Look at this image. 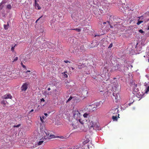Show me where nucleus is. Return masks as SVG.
Returning <instances> with one entry per match:
<instances>
[{
  "label": "nucleus",
  "instance_id": "1",
  "mask_svg": "<svg viewBox=\"0 0 149 149\" xmlns=\"http://www.w3.org/2000/svg\"><path fill=\"white\" fill-rule=\"evenodd\" d=\"M46 134V136H44L42 137L43 139H50L52 138H54L55 137V136L53 135L50 134L49 135V131L46 129H44L43 131Z\"/></svg>",
  "mask_w": 149,
  "mask_h": 149
},
{
  "label": "nucleus",
  "instance_id": "2",
  "mask_svg": "<svg viewBox=\"0 0 149 149\" xmlns=\"http://www.w3.org/2000/svg\"><path fill=\"white\" fill-rule=\"evenodd\" d=\"M117 107H116L112 108L111 109L108 113L109 115H117L118 113V110Z\"/></svg>",
  "mask_w": 149,
  "mask_h": 149
},
{
  "label": "nucleus",
  "instance_id": "3",
  "mask_svg": "<svg viewBox=\"0 0 149 149\" xmlns=\"http://www.w3.org/2000/svg\"><path fill=\"white\" fill-rule=\"evenodd\" d=\"M113 95L115 99L116 100V102H117V100L118 101L120 99V96L119 93H118V91H116L113 92Z\"/></svg>",
  "mask_w": 149,
  "mask_h": 149
},
{
  "label": "nucleus",
  "instance_id": "4",
  "mask_svg": "<svg viewBox=\"0 0 149 149\" xmlns=\"http://www.w3.org/2000/svg\"><path fill=\"white\" fill-rule=\"evenodd\" d=\"M81 93L84 97H86L87 96L88 92L87 91V88L86 87H84V88L82 89V91Z\"/></svg>",
  "mask_w": 149,
  "mask_h": 149
},
{
  "label": "nucleus",
  "instance_id": "5",
  "mask_svg": "<svg viewBox=\"0 0 149 149\" xmlns=\"http://www.w3.org/2000/svg\"><path fill=\"white\" fill-rule=\"evenodd\" d=\"M123 65L121 64H116L115 66L114 69L115 70H118L119 71L122 70V68Z\"/></svg>",
  "mask_w": 149,
  "mask_h": 149
},
{
  "label": "nucleus",
  "instance_id": "6",
  "mask_svg": "<svg viewBox=\"0 0 149 149\" xmlns=\"http://www.w3.org/2000/svg\"><path fill=\"white\" fill-rule=\"evenodd\" d=\"M12 96L9 93L6 94L2 96V99H11L12 98Z\"/></svg>",
  "mask_w": 149,
  "mask_h": 149
},
{
  "label": "nucleus",
  "instance_id": "7",
  "mask_svg": "<svg viewBox=\"0 0 149 149\" xmlns=\"http://www.w3.org/2000/svg\"><path fill=\"white\" fill-rule=\"evenodd\" d=\"M28 84L26 83H24L22 85L21 89L22 91H25L28 88Z\"/></svg>",
  "mask_w": 149,
  "mask_h": 149
},
{
  "label": "nucleus",
  "instance_id": "8",
  "mask_svg": "<svg viewBox=\"0 0 149 149\" xmlns=\"http://www.w3.org/2000/svg\"><path fill=\"white\" fill-rule=\"evenodd\" d=\"M80 115V113L78 111H75L74 112V117H76V116H77L78 117H79Z\"/></svg>",
  "mask_w": 149,
  "mask_h": 149
},
{
  "label": "nucleus",
  "instance_id": "9",
  "mask_svg": "<svg viewBox=\"0 0 149 149\" xmlns=\"http://www.w3.org/2000/svg\"><path fill=\"white\" fill-rule=\"evenodd\" d=\"M43 141H39V142H37L36 143H35V146H33V147L34 148H35L37 146V145H40L42 144Z\"/></svg>",
  "mask_w": 149,
  "mask_h": 149
},
{
  "label": "nucleus",
  "instance_id": "10",
  "mask_svg": "<svg viewBox=\"0 0 149 149\" xmlns=\"http://www.w3.org/2000/svg\"><path fill=\"white\" fill-rule=\"evenodd\" d=\"M35 4L34 5V6L35 8L37 9L38 10H40L41 9V7H40V6H39L38 4L37 3V2H36V3H35Z\"/></svg>",
  "mask_w": 149,
  "mask_h": 149
},
{
  "label": "nucleus",
  "instance_id": "11",
  "mask_svg": "<svg viewBox=\"0 0 149 149\" xmlns=\"http://www.w3.org/2000/svg\"><path fill=\"white\" fill-rule=\"evenodd\" d=\"M137 85H135L134 86V92H138L139 91V89H138V88H137Z\"/></svg>",
  "mask_w": 149,
  "mask_h": 149
},
{
  "label": "nucleus",
  "instance_id": "12",
  "mask_svg": "<svg viewBox=\"0 0 149 149\" xmlns=\"http://www.w3.org/2000/svg\"><path fill=\"white\" fill-rule=\"evenodd\" d=\"M95 123L93 121H91L89 125V127H93V126H94Z\"/></svg>",
  "mask_w": 149,
  "mask_h": 149
},
{
  "label": "nucleus",
  "instance_id": "13",
  "mask_svg": "<svg viewBox=\"0 0 149 149\" xmlns=\"http://www.w3.org/2000/svg\"><path fill=\"white\" fill-rule=\"evenodd\" d=\"M91 106V107L93 111H94L96 110V107L95 104H92Z\"/></svg>",
  "mask_w": 149,
  "mask_h": 149
},
{
  "label": "nucleus",
  "instance_id": "14",
  "mask_svg": "<svg viewBox=\"0 0 149 149\" xmlns=\"http://www.w3.org/2000/svg\"><path fill=\"white\" fill-rule=\"evenodd\" d=\"M9 26V22H7V24H6V25L4 24L3 25L4 28L5 30H7L8 29Z\"/></svg>",
  "mask_w": 149,
  "mask_h": 149
},
{
  "label": "nucleus",
  "instance_id": "15",
  "mask_svg": "<svg viewBox=\"0 0 149 149\" xmlns=\"http://www.w3.org/2000/svg\"><path fill=\"white\" fill-rule=\"evenodd\" d=\"M117 114L112 116V118L113 120V121H117Z\"/></svg>",
  "mask_w": 149,
  "mask_h": 149
},
{
  "label": "nucleus",
  "instance_id": "16",
  "mask_svg": "<svg viewBox=\"0 0 149 149\" xmlns=\"http://www.w3.org/2000/svg\"><path fill=\"white\" fill-rule=\"evenodd\" d=\"M71 127H72V129H76L77 128V126L74 125L73 123H72L71 124Z\"/></svg>",
  "mask_w": 149,
  "mask_h": 149
},
{
  "label": "nucleus",
  "instance_id": "17",
  "mask_svg": "<svg viewBox=\"0 0 149 149\" xmlns=\"http://www.w3.org/2000/svg\"><path fill=\"white\" fill-rule=\"evenodd\" d=\"M78 68L81 69L85 67V65L84 64H82L81 65H78Z\"/></svg>",
  "mask_w": 149,
  "mask_h": 149
},
{
  "label": "nucleus",
  "instance_id": "18",
  "mask_svg": "<svg viewBox=\"0 0 149 149\" xmlns=\"http://www.w3.org/2000/svg\"><path fill=\"white\" fill-rule=\"evenodd\" d=\"M101 104V102H97L95 103V104L96 107V108L100 106Z\"/></svg>",
  "mask_w": 149,
  "mask_h": 149
},
{
  "label": "nucleus",
  "instance_id": "19",
  "mask_svg": "<svg viewBox=\"0 0 149 149\" xmlns=\"http://www.w3.org/2000/svg\"><path fill=\"white\" fill-rule=\"evenodd\" d=\"M83 116L84 118H88L89 116V113H85L84 114Z\"/></svg>",
  "mask_w": 149,
  "mask_h": 149
},
{
  "label": "nucleus",
  "instance_id": "20",
  "mask_svg": "<svg viewBox=\"0 0 149 149\" xmlns=\"http://www.w3.org/2000/svg\"><path fill=\"white\" fill-rule=\"evenodd\" d=\"M45 63L44 59H42L40 62V64L42 65H43Z\"/></svg>",
  "mask_w": 149,
  "mask_h": 149
},
{
  "label": "nucleus",
  "instance_id": "21",
  "mask_svg": "<svg viewBox=\"0 0 149 149\" xmlns=\"http://www.w3.org/2000/svg\"><path fill=\"white\" fill-rule=\"evenodd\" d=\"M93 126L94 127L93 129H94L96 128H98L99 126L97 123H95L94 126Z\"/></svg>",
  "mask_w": 149,
  "mask_h": 149
},
{
  "label": "nucleus",
  "instance_id": "22",
  "mask_svg": "<svg viewBox=\"0 0 149 149\" xmlns=\"http://www.w3.org/2000/svg\"><path fill=\"white\" fill-rule=\"evenodd\" d=\"M5 3L4 1H2L0 3V6L1 7V9H2L3 6L2 5V4L3 3Z\"/></svg>",
  "mask_w": 149,
  "mask_h": 149
},
{
  "label": "nucleus",
  "instance_id": "23",
  "mask_svg": "<svg viewBox=\"0 0 149 149\" xmlns=\"http://www.w3.org/2000/svg\"><path fill=\"white\" fill-rule=\"evenodd\" d=\"M77 120H78L81 124H84V122L81 119H78L77 118Z\"/></svg>",
  "mask_w": 149,
  "mask_h": 149
},
{
  "label": "nucleus",
  "instance_id": "24",
  "mask_svg": "<svg viewBox=\"0 0 149 149\" xmlns=\"http://www.w3.org/2000/svg\"><path fill=\"white\" fill-rule=\"evenodd\" d=\"M71 29L72 30H75L76 31L78 32L80 31L81 30V29H77V28L73 29Z\"/></svg>",
  "mask_w": 149,
  "mask_h": 149
},
{
  "label": "nucleus",
  "instance_id": "25",
  "mask_svg": "<svg viewBox=\"0 0 149 149\" xmlns=\"http://www.w3.org/2000/svg\"><path fill=\"white\" fill-rule=\"evenodd\" d=\"M1 103L3 105V106L4 107L6 105V102L5 100H3L1 102Z\"/></svg>",
  "mask_w": 149,
  "mask_h": 149
},
{
  "label": "nucleus",
  "instance_id": "26",
  "mask_svg": "<svg viewBox=\"0 0 149 149\" xmlns=\"http://www.w3.org/2000/svg\"><path fill=\"white\" fill-rule=\"evenodd\" d=\"M7 8L9 9H11V6L10 4H8L6 6Z\"/></svg>",
  "mask_w": 149,
  "mask_h": 149
},
{
  "label": "nucleus",
  "instance_id": "27",
  "mask_svg": "<svg viewBox=\"0 0 149 149\" xmlns=\"http://www.w3.org/2000/svg\"><path fill=\"white\" fill-rule=\"evenodd\" d=\"M65 73H67V72H65L63 73H62L63 74V76L65 77H68V75L65 74Z\"/></svg>",
  "mask_w": 149,
  "mask_h": 149
},
{
  "label": "nucleus",
  "instance_id": "28",
  "mask_svg": "<svg viewBox=\"0 0 149 149\" xmlns=\"http://www.w3.org/2000/svg\"><path fill=\"white\" fill-rule=\"evenodd\" d=\"M89 141V139H87L85 141H84L83 142V144H85L86 143H87Z\"/></svg>",
  "mask_w": 149,
  "mask_h": 149
},
{
  "label": "nucleus",
  "instance_id": "29",
  "mask_svg": "<svg viewBox=\"0 0 149 149\" xmlns=\"http://www.w3.org/2000/svg\"><path fill=\"white\" fill-rule=\"evenodd\" d=\"M84 49V47L83 46H81L80 48V50L81 51H83Z\"/></svg>",
  "mask_w": 149,
  "mask_h": 149
},
{
  "label": "nucleus",
  "instance_id": "30",
  "mask_svg": "<svg viewBox=\"0 0 149 149\" xmlns=\"http://www.w3.org/2000/svg\"><path fill=\"white\" fill-rule=\"evenodd\" d=\"M143 22L142 21H139L138 20V22L137 23V24L138 25H139L140 24H141V23Z\"/></svg>",
  "mask_w": 149,
  "mask_h": 149
},
{
  "label": "nucleus",
  "instance_id": "31",
  "mask_svg": "<svg viewBox=\"0 0 149 149\" xmlns=\"http://www.w3.org/2000/svg\"><path fill=\"white\" fill-rule=\"evenodd\" d=\"M72 98V97L71 96L69 98L68 100L67 101V102H69L70 100H71Z\"/></svg>",
  "mask_w": 149,
  "mask_h": 149
},
{
  "label": "nucleus",
  "instance_id": "32",
  "mask_svg": "<svg viewBox=\"0 0 149 149\" xmlns=\"http://www.w3.org/2000/svg\"><path fill=\"white\" fill-rule=\"evenodd\" d=\"M139 32H140V33H144V31H143L141 29L139 30Z\"/></svg>",
  "mask_w": 149,
  "mask_h": 149
},
{
  "label": "nucleus",
  "instance_id": "33",
  "mask_svg": "<svg viewBox=\"0 0 149 149\" xmlns=\"http://www.w3.org/2000/svg\"><path fill=\"white\" fill-rule=\"evenodd\" d=\"M16 45H15L14 46H12L11 48V50L12 51H14V48L15 46Z\"/></svg>",
  "mask_w": 149,
  "mask_h": 149
},
{
  "label": "nucleus",
  "instance_id": "34",
  "mask_svg": "<svg viewBox=\"0 0 149 149\" xmlns=\"http://www.w3.org/2000/svg\"><path fill=\"white\" fill-rule=\"evenodd\" d=\"M20 124H19V125H15L13 126V127H16L18 128L20 126Z\"/></svg>",
  "mask_w": 149,
  "mask_h": 149
},
{
  "label": "nucleus",
  "instance_id": "35",
  "mask_svg": "<svg viewBox=\"0 0 149 149\" xmlns=\"http://www.w3.org/2000/svg\"><path fill=\"white\" fill-rule=\"evenodd\" d=\"M144 57H147L148 58V62H149V57H148V56L147 55H146V56H144Z\"/></svg>",
  "mask_w": 149,
  "mask_h": 149
},
{
  "label": "nucleus",
  "instance_id": "36",
  "mask_svg": "<svg viewBox=\"0 0 149 149\" xmlns=\"http://www.w3.org/2000/svg\"><path fill=\"white\" fill-rule=\"evenodd\" d=\"M42 16H41V17H40V18H39L36 21V23H37V22L41 18V17H42Z\"/></svg>",
  "mask_w": 149,
  "mask_h": 149
},
{
  "label": "nucleus",
  "instance_id": "37",
  "mask_svg": "<svg viewBox=\"0 0 149 149\" xmlns=\"http://www.w3.org/2000/svg\"><path fill=\"white\" fill-rule=\"evenodd\" d=\"M18 59V57H15V58L14 59L13 61H17Z\"/></svg>",
  "mask_w": 149,
  "mask_h": 149
},
{
  "label": "nucleus",
  "instance_id": "38",
  "mask_svg": "<svg viewBox=\"0 0 149 149\" xmlns=\"http://www.w3.org/2000/svg\"><path fill=\"white\" fill-rule=\"evenodd\" d=\"M132 65H128V67H127V69H129V68L130 67L132 68Z\"/></svg>",
  "mask_w": 149,
  "mask_h": 149
},
{
  "label": "nucleus",
  "instance_id": "39",
  "mask_svg": "<svg viewBox=\"0 0 149 149\" xmlns=\"http://www.w3.org/2000/svg\"><path fill=\"white\" fill-rule=\"evenodd\" d=\"M30 70H27L26 72H24L25 73H28L29 72H30Z\"/></svg>",
  "mask_w": 149,
  "mask_h": 149
},
{
  "label": "nucleus",
  "instance_id": "40",
  "mask_svg": "<svg viewBox=\"0 0 149 149\" xmlns=\"http://www.w3.org/2000/svg\"><path fill=\"white\" fill-rule=\"evenodd\" d=\"M64 62H65V63H70V62L67 61V60H66V61H64Z\"/></svg>",
  "mask_w": 149,
  "mask_h": 149
},
{
  "label": "nucleus",
  "instance_id": "41",
  "mask_svg": "<svg viewBox=\"0 0 149 149\" xmlns=\"http://www.w3.org/2000/svg\"><path fill=\"white\" fill-rule=\"evenodd\" d=\"M112 47V44H111L110 45H109V48H111V47Z\"/></svg>",
  "mask_w": 149,
  "mask_h": 149
},
{
  "label": "nucleus",
  "instance_id": "42",
  "mask_svg": "<svg viewBox=\"0 0 149 149\" xmlns=\"http://www.w3.org/2000/svg\"><path fill=\"white\" fill-rule=\"evenodd\" d=\"M41 102H44L45 100L44 98H42L41 99Z\"/></svg>",
  "mask_w": 149,
  "mask_h": 149
},
{
  "label": "nucleus",
  "instance_id": "43",
  "mask_svg": "<svg viewBox=\"0 0 149 149\" xmlns=\"http://www.w3.org/2000/svg\"><path fill=\"white\" fill-rule=\"evenodd\" d=\"M40 120L42 122H43V120L42 119V118L41 117H40Z\"/></svg>",
  "mask_w": 149,
  "mask_h": 149
},
{
  "label": "nucleus",
  "instance_id": "44",
  "mask_svg": "<svg viewBox=\"0 0 149 149\" xmlns=\"http://www.w3.org/2000/svg\"><path fill=\"white\" fill-rule=\"evenodd\" d=\"M44 115H45V116H47V113H44Z\"/></svg>",
  "mask_w": 149,
  "mask_h": 149
},
{
  "label": "nucleus",
  "instance_id": "45",
  "mask_svg": "<svg viewBox=\"0 0 149 149\" xmlns=\"http://www.w3.org/2000/svg\"><path fill=\"white\" fill-rule=\"evenodd\" d=\"M51 90V89H50V88H48L47 89V90L48 91H50V90Z\"/></svg>",
  "mask_w": 149,
  "mask_h": 149
},
{
  "label": "nucleus",
  "instance_id": "46",
  "mask_svg": "<svg viewBox=\"0 0 149 149\" xmlns=\"http://www.w3.org/2000/svg\"><path fill=\"white\" fill-rule=\"evenodd\" d=\"M33 109H32L30 111V112H33Z\"/></svg>",
  "mask_w": 149,
  "mask_h": 149
},
{
  "label": "nucleus",
  "instance_id": "47",
  "mask_svg": "<svg viewBox=\"0 0 149 149\" xmlns=\"http://www.w3.org/2000/svg\"><path fill=\"white\" fill-rule=\"evenodd\" d=\"M38 1V0H35V3H36V2H37Z\"/></svg>",
  "mask_w": 149,
  "mask_h": 149
},
{
  "label": "nucleus",
  "instance_id": "48",
  "mask_svg": "<svg viewBox=\"0 0 149 149\" xmlns=\"http://www.w3.org/2000/svg\"><path fill=\"white\" fill-rule=\"evenodd\" d=\"M22 66L23 68H25L26 67L24 65H22Z\"/></svg>",
  "mask_w": 149,
  "mask_h": 149
},
{
  "label": "nucleus",
  "instance_id": "49",
  "mask_svg": "<svg viewBox=\"0 0 149 149\" xmlns=\"http://www.w3.org/2000/svg\"><path fill=\"white\" fill-rule=\"evenodd\" d=\"M42 119H44L45 118V117L44 116H42Z\"/></svg>",
  "mask_w": 149,
  "mask_h": 149
},
{
  "label": "nucleus",
  "instance_id": "50",
  "mask_svg": "<svg viewBox=\"0 0 149 149\" xmlns=\"http://www.w3.org/2000/svg\"><path fill=\"white\" fill-rule=\"evenodd\" d=\"M147 29L148 30H149V26H148V28Z\"/></svg>",
  "mask_w": 149,
  "mask_h": 149
},
{
  "label": "nucleus",
  "instance_id": "51",
  "mask_svg": "<svg viewBox=\"0 0 149 149\" xmlns=\"http://www.w3.org/2000/svg\"><path fill=\"white\" fill-rule=\"evenodd\" d=\"M106 24V22H104L103 23V24L104 25Z\"/></svg>",
  "mask_w": 149,
  "mask_h": 149
},
{
  "label": "nucleus",
  "instance_id": "52",
  "mask_svg": "<svg viewBox=\"0 0 149 149\" xmlns=\"http://www.w3.org/2000/svg\"><path fill=\"white\" fill-rule=\"evenodd\" d=\"M99 36V35H95V37H96L97 36Z\"/></svg>",
  "mask_w": 149,
  "mask_h": 149
},
{
  "label": "nucleus",
  "instance_id": "53",
  "mask_svg": "<svg viewBox=\"0 0 149 149\" xmlns=\"http://www.w3.org/2000/svg\"><path fill=\"white\" fill-rule=\"evenodd\" d=\"M145 86H146V85L147 84L146 83H145Z\"/></svg>",
  "mask_w": 149,
  "mask_h": 149
},
{
  "label": "nucleus",
  "instance_id": "54",
  "mask_svg": "<svg viewBox=\"0 0 149 149\" xmlns=\"http://www.w3.org/2000/svg\"><path fill=\"white\" fill-rule=\"evenodd\" d=\"M146 35H148V36H149V34H146Z\"/></svg>",
  "mask_w": 149,
  "mask_h": 149
},
{
  "label": "nucleus",
  "instance_id": "55",
  "mask_svg": "<svg viewBox=\"0 0 149 149\" xmlns=\"http://www.w3.org/2000/svg\"><path fill=\"white\" fill-rule=\"evenodd\" d=\"M72 52L73 53H75V52H74V51H73Z\"/></svg>",
  "mask_w": 149,
  "mask_h": 149
},
{
  "label": "nucleus",
  "instance_id": "56",
  "mask_svg": "<svg viewBox=\"0 0 149 149\" xmlns=\"http://www.w3.org/2000/svg\"><path fill=\"white\" fill-rule=\"evenodd\" d=\"M119 114H118V118H119Z\"/></svg>",
  "mask_w": 149,
  "mask_h": 149
},
{
  "label": "nucleus",
  "instance_id": "57",
  "mask_svg": "<svg viewBox=\"0 0 149 149\" xmlns=\"http://www.w3.org/2000/svg\"><path fill=\"white\" fill-rule=\"evenodd\" d=\"M72 68V70H73V69H74L73 68Z\"/></svg>",
  "mask_w": 149,
  "mask_h": 149
},
{
  "label": "nucleus",
  "instance_id": "58",
  "mask_svg": "<svg viewBox=\"0 0 149 149\" xmlns=\"http://www.w3.org/2000/svg\"><path fill=\"white\" fill-rule=\"evenodd\" d=\"M1 7L0 6V10H1Z\"/></svg>",
  "mask_w": 149,
  "mask_h": 149
},
{
  "label": "nucleus",
  "instance_id": "59",
  "mask_svg": "<svg viewBox=\"0 0 149 149\" xmlns=\"http://www.w3.org/2000/svg\"><path fill=\"white\" fill-rule=\"evenodd\" d=\"M130 104H131V103H129V105H130Z\"/></svg>",
  "mask_w": 149,
  "mask_h": 149
},
{
  "label": "nucleus",
  "instance_id": "60",
  "mask_svg": "<svg viewBox=\"0 0 149 149\" xmlns=\"http://www.w3.org/2000/svg\"><path fill=\"white\" fill-rule=\"evenodd\" d=\"M21 63V65H23L22 63Z\"/></svg>",
  "mask_w": 149,
  "mask_h": 149
},
{
  "label": "nucleus",
  "instance_id": "61",
  "mask_svg": "<svg viewBox=\"0 0 149 149\" xmlns=\"http://www.w3.org/2000/svg\"><path fill=\"white\" fill-rule=\"evenodd\" d=\"M125 67H124V69H125Z\"/></svg>",
  "mask_w": 149,
  "mask_h": 149
},
{
  "label": "nucleus",
  "instance_id": "62",
  "mask_svg": "<svg viewBox=\"0 0 149 149\" xmlns=\"http://www.w3.org/2000/svg\"><path fill=\"white\" fill-rule=\"evenodd\" d=\"M122 107H121V109H122Z\"/></svg>",
  "mask_w": 149,
  "mask_h": 149
},
{
  "label": "nucleus",
  "instance_id": "63",
  "mask_svg": "<svg viewBox=\"0 0 149 149\" xmlns=\"http://www.w3.org/2000/svg\"><path fill=\"white\" fill-rule=\"evenodd\" d=\"M107 22L108 23V24H109V23L108 22Z\"/></svg>",
  "mask_w": 149,
  "mask_h": 149
}]
</instances>
